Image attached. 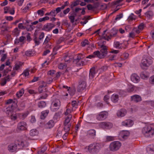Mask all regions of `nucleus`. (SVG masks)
<instances>
[{"label":"nucleus","instance_id":"36","mask_svg":"<svg viewBox=\"0 0 154 154\" xmlns=\"http://www.w3.org/2000/svg\"><path fill=\"white\" fill-rule=\"evenodd\" d=\"M49 19V18L47 16H46V17H44L43 18H40L39 19V21L40 22H41L42 21H45L47 20H48Z\"/></svg>","mask_w":154,"mask_h":154},{"label":"nucleus","instance_id":"29","mask_svg":"<svg viewBox=\"0 0 154 154\" xmlns=\"http://www.w3.org/2000/svg\"><path fill=\"white\" fill-rule=\"evenodd\" d=\"M17 101L16 100L14 99L13 100L11 99H10L7 100L6 102V104H9L12 103H16Z\"/></svg>","mask_w":154,"mask_h":154},{"label":"nucleus","instance_id":"4","mask_svg":"<svg viewBox=\"0 0 154 154\" xmlns=\"http://www.w3.org/2000/svg\"><path fill=\"white\" fill-rule=\"evenodd\" d=\"M121 143L118 141H115L112 142L109 146V148L112 151L118 150L121 146Z\"/></svg>","mask_w":154,"mask_h":154},{"label":"nucleus","instance_id":"2","mask_svg":"<svg viewBox=\"0 0 154 154\" xmlns=\"http://www.w3.org/2000/svg\"><path fill=\"white\" fill-rule=\"evenodd\" d=\"M142 133L146 137H151L154 134V129L150 125H146L142 129Z\"/></svg>","mask_w":154,"mask_h":154},{"label":"nucleus","instance_id":"20","mask_svg":"<svg viewBox=\"0 0 154 154\" xmlns=\"http://www.w3.org/2000/svg\"><path fill=\"white\" fill-rule=\"evenodd\" d=\"M38 134V131L36 129L31 130L29 134L31 136L34 137L37 136Z\"/></svg>","mask_w":154,"mask_h":154},{"label":"nucleus","instance_id":"61","mask_svg":"<svg viewBox=\"0 0 154 154\" xmlns=\"http://www.w3.org/2000/svg\"><path fill=\"white\" fill-rule=\"evenodd\" d=\"M135 16L133 14H131L129 17V18L131 20H134L135 19Z\"/></svg>","mask_w":154,"mask_h":154},{"label":"nucleus","instance_id":"5","mask_svg":"<svg viewBox=\"0 0 154 154\" xmlns=\"http://www.w3.org/2000/svg\"><path fill=\"white\" fill-rule=\"evenodd\" d=\"M108 115L106 111H103L100 112L96 116V119L99 121H103L106 119Z\"/></svg>","mask_w":154,"mask_h":154},{"label":"nucleus","instance_id":"43","mask_svg":"<svg viewBox=\"0 0 154 154\" xmlns=\"http://www.w3.org/2000/svg\"><path fill=\"white\" fill-rule=\"evenodd\" d=\"M88 42L87 40H85L82 42V46H85L86 45L88 44Z\"/></svg>","mask_w":154,"mask_h":154},{"label":"nucleus","instance_id":"49","mask_svg":"<svg viewBox=\"0 0 154 154\" xmlns=\"http://www.w3.org/2000/svg\"><path fill=\"white\" fill-rule=\"evenodd\" d=\"M55 73L54 70H50L49 71L48 73V74L49 75L52 76Z\"/></svg>","mask_w":154,"mask_h":154},{"label":"nucleus","instance_id":"59","mask_svg":"<svg viewBox=\"0 0 154 154\" xmlns=\"http://www.w3.org/2000/svg\"><path fill=\"white\" fill-rule=\"evenodd\" d=\"M6 57V55L5 54L3 55L1 59V61L2 62L4 61Z\"/></svg>","mask_w":154,"mask_h":154},{"label":"nucleus","instance_id":"30","mask_svg":"<svg viewBox=\"0 0 154 154\" xmlns=\"http://www.w3.org/2000/svg\"><path fill=\"white\" fill-rule=\"evenodd\" d=\"M135 88V87L131 85H128V88L127 90V91L131 92L133 91Z\"/></svg>","mask_w":154,"mask_h":154},{"label":"nucleus","instance_id":"14","mask_svg":"<svg viewBox=\"0 0 154 154\" xmlns=\"http://www.w3.org/2000/svg\"><path fill=\"white\" fill-rule=\"evenodd\" d=\"M87 135L90 137L94 138L96 136V131L94 129H91L88 131Z\"/></svg>","mask_w":154,"mask_h":154},{"label":"nucleus","instance_id":"47","mask_svg":"<svg viewBox=\"0 0 154 154\" xmlns=\"http://www.w3.org/2000/svg\"><path fill=\"white\" fill-rule=\"evenodd\" d=\"M117 31L116 29H113L111 31V35H112L113 36H114L117 33Z\"/></svg>","mask_w":154,"mask_h":154},{"label":"nucleus","instance_id":"3","mask_svg":"<svg viewBox=\"0 0 154 154\" xmlns=\"http://www.w3.org/2000/svg\"><path fill=\"white\" fill-rule=\"evenodd\" d=\"M101 148V145L99 143H95L90 144L88 147L89 151L91 152H98Z\"/></svg>","mask_w":154,"mask_h":154},{"label":"nucleus","instance_id":"42","mask_svg":"<svg viewBox=\"0 0 154 154\" xmlns=\"http://www.w3.org/2000/svg\"><path fill=\"white\" fill-rule=\"evenodd\" d=\"M66 66L65 64L63 63H61L59 65V68L60 69H63L65 68Z\"/></svg>","mask_w":154,"mask_h":154},{"label":"nucleus","instance_id":"26","mask_svg":"<svg viewBox=\"0 0 154 154\" xmlns=\"http://www.w3.org/2000/svg\"><path fill=\"white\" fill-rule=\"evenodd\" d=\"M149 73L146 72H143L140 75L141 78L143 79H146L149 76Z\"/></svg>","mask_w":154,"mask_h":154},{"label":"nucleus","instance_id":"44","mask_svg":"<svg viewBox=\"0 0 154 154\" xmlns=\"http://www.w3.org/2000/svg\"><path fill=\"white\" fill-rule=\"evenodd\" d=\"M19 31L17 28H15L13 31V33L15 35H18L19 33Z\"/></svg>","mask_w":154,"mask_h":154},{"label":"nucleus","instance_id":"40","mask_svg":"<svg viewBox=\"0 0 154 154\" xmlns=\"http://www.w3.org/2000/svg\"><path fill=\"white\" fill-rule=\"evenodd\" d=\"M120 45L121 44H120L119 42H116L114 43V46L116 48H120Z\"/></svg>","mask_w":154,"mask_h":154},{"label":"nucleus","instance_id":"18","mask_svg":"<svg viewBox=\"0 0 154 154\" xmlns=\"http://www.w3.org/2000/svg\"><path fill=\"white\" fill-rule=\"evenodd\" d=\"M63 87L66 88L67 89V91L69 94H68L66 93V96L68 95L73 96L74 95L75 92L74 89H71L70 88H68V87L67 86L65 87V86H64Z\"/></svg>","mask_w":154,"mask_h":154},{"label":"nucleus","instance_id":"52","mask_svg":"<svg viewBox=\"0 0 154 154\" xmlns=\"http://www.w3.org/2000/svg\"><path fill=\"white\" fill-rule=\"evenodd\" d=\"M51 36L50 35H49L47 36L45 40V43H47L49 40Z\"/></svg>","mask_w":154,"mask_h":154},{"label":"nucleus","instance_id":"25","mask_svg":"<svg viewBox=\"0 0 154 154\" xmlns=\"http://www.w3.org/2000/svg\"><path fill=\"white\" fill-rule=\"evenodd\" d=\"M131 100L135 102H138L142 100L141 97H131Z\"/></svg>","mask_w":154,"mask_h":154},{"label":"nucleus","instance_id":"57","mask_svg":"<svg viewBox=\"0 0 154 154\" xmlns=\"http://www.w3.org/2000/svg\"><path fill=\"white\" fill-rule=\"evenodd\" d=\"M11 119L15 120L17 119V116L15 115H11Z\"/></svg>","mask_w":154,"mask_h":154},{"label":"nucleus","instance_id":"13","mask_svg":"<svg viewBox=\"0 0 154 154\" xmlns=\"http://www.w3.org/2000/svg\"><path fill=\"white\" fill-rule=\"evenodd\" d=\"M133 124V121L130 120H126L122 122V125L123 126L130 127Z\"/></svg>","mask_w":154,"mask_h":154},{"label":"nucleus","instance_id":"34","mask_svg":"<svg viewBox=\"0 0 154 154\" xmlns=\"http://www.w3.org/2000/svg\"><path fill=\"white\" fill-rule=\"evenodd\" d=\"M22 64V63L20 62L17 63L15 65V66L14 67V69L16 70L18 69L20 66H21Z\"/></svg>","mask_w":154,"mask_h":154},{"label":"nucleus","instance_id":"9","mask_svg":"<svg viewBox=\"0 0 154 154\" xmlns=\"http://www.w3.org/2000/svg\"><path fill=\"white\" fill-rule=\"evenodd\" d=\"M27 124L25 122H21L17 125V129L19 131L25 130L26 129Z\"/></svg>","mask_w":154,"mask_h":154},{"label":"nucleus","instance_id":"1","mask_svg":"<svg viewBox=\"0 0 154 154\" xmlns=\"http://www.w3.org/2000/svg\"><path fill=\"white\" fill-rule=\"evenodd\" d=\"M102 42L101 41H100L98 42L99 45L100 47V52L97 51L94 53L95 55L97 56L100 58H101L106 55L107 52L106 47L103 45Z\"/></svg>","mask_w":154,"mask_h":154},{"label":"nucleus","instance_id":"15","mask_svg":"<svg viewBox=\"0 0 154 154\" xmlns=\"http://www.w3.org/2000/svg\"><path fill=\"white\" fill-rule=\"evenodd\" d=\"M97 69L94 68H93L90 69L89 74V78L90 79H92L94 76L97 72Z\"/></svg>","mask_w":154,"mask_h":154},{"label":"nucleus","instance_id":"38","mask_svg":"<svg viewBox=\"0 0 154 154\" xmlns=\"http://www.w3.org/2000/svg\"><path fill=\"white\" fill-rule=\"evenodd\" d=\"M106 140L108 141H110L114 140V137L112 136H108L106 137Z\"/></svg>","mask_w":154,"mask_h":154},{"label":"nucleus","instance_id":"28","mask_svg":"<svg viewBox=\"0 0 154 154\" xmlns=\"http://www.w3.org/2000/svg\"><path fill=\"white\" fill-rule=\"evenodd\" d=\"M38 105L39 107L42 108L45 107L46 104L44 101H40L38 103Z\"/></svg>","mask_w":154,"mask_h":154},{"label":"nucleus","instance_id":"51","mask_svg":"<svg viewBox=\"0 0 154 154\" xmlns=\"http://www.w3.org/2000/svg\"><path fill=\"white\" fill-rule=\"evenodd\" d=\"M109 98H108V97H104L103 100L105 102L108 104L109 103Z\"/></svg>","mask_w":154,"mask_h":154},{"label":"nucleus","instance_id":"21","mask_svg":"<svg viewBox=\"0 0 154 154\" xmlns=\"http://www.w3.org/2000/svg\"><path fill=\"white\" fill-rule=\"evenodd\" d=\"M49 113L48 110H46L42 111L41 112L40 117L42 119H44L47 116Z\"/></svg>","mask_w":154,"mask_h":154},{"label":"nucleus","instance_id":"37","mask_svg":"<svg viewBox=\"0 0 154 154\" xmlns=\"http://www.w3.org/2000/svg\"><path fill=\"white\" fill-rule=\"evenodd\" d=\"M86 86V83L85 82H82L79 85V87L81 88L82 89H83L85 88Z\"/></svg>","mask_w":154,"mask_h":154},{"label":"nucleus","instance_id":"60","mask_svg":"<svg viewBox=\"0 0 154 154\" xmlns=\"http://www.w3.org/2000/svg\"><path fill=\"white\" fill-rule=\"evenodd\" d=\"M61 9H62V7H59L57 8L56 9V11H55V12H56V13H57L60 12Z\"/></svg>","mask_w":154,"mask_h":154},{"label":"nucleus","instance_id":"23","mask_svg":"<svg viewBox=\"0 0 154 154\" xmlns=\"http://www.w3.org/2000/svg\"><path fill=\"white\" fill-rule=\"evenodd\" d=\"M72 117L71 114H69L66 117L64 123L65 124H68Z\"/></svg>","mask_w":154,"mask_h":154},{"label":"nucleus","instance_id":"12","mask_svg":"<svg viewBox=\"0 0 154 154\" xmlns=\"http://www.w3.org/2000/svg\"><path fill=\"white\" fill-rule=\"evenodd\" d=\"M131 79L134 83H137L139 82L140 78L137 74H133L131 76Z\"/></svg>","mask_w":154,"mask_h":154},{"label":"nucleus","instance_id":"41","mask_svg":"<svg viewBox=\"0 0 154 154\" xmlns=\"http://www.w3.org/2000/svg\"><path fill=\"white\" fill-rule=\"evenodd\" d=\"M125 92L122 90H121L119 92V94H113L112 95V96H117L119 95H122Z\"/></svg>","mask_w":154,"mask_h":154},{"label":"nucleus","instance_id":"45","mask_svg":"<svg viewBox=\"0 0 154 154\" xmlns=\"http://www.w3.org/2000/svg\"><path fill=\"white\" fill-rule=\"evenodd\" d=\"M149 82L152 84H154V75H152L150 78Z\"/></svg>","mask_w":154,"mask_h":154},{"label":"nucleus","instance_id":"22","mask_svg":"<svg viewBox=\"0 0 154 154\" xmlns=\"http://www.w3.org/2000/svg\"><path fill=\"white\" fill-rule=\"evenodd\" d=\"M54 125V122L53 121L51 120L49 121L46 124V127L47 128H50Z\"/></svg>","mask_w":154,"mask_h":154},{"label":"nucleus","instance_id":"64","mask_svg":"<svg viewBox=\"0 0 154 154\" xmlns=\"http://www.w3.org/2000/svg\"><path fill=\"white\" fill-rule=\"evenodd\" d=\"M49 63V62L45 61V63L42 64V66H45L46 65H48Z\"/></svg>","mask_w":154,"mask_h":154},{"label":"nucleus","instance_id":"19","mask_svg":"<svg viewBox=\"0 0 154 154\" xmlns=\"http://www.w3.org/2000/svg\"><path fill=\"white\" fill-rule=\"evenodd\" d=\"M16 143L19 147V149L23 148L24 146V142L23 139L18 140Z\"/></svg>","mask_w":154,"mask_h":154},{"label":"nucleus","instance_id":"27","mask_svg":"<svg viewBox=\"0 0 154 154\" xmlns=\"http://www.w3.org/2000/svg\"><path fill=\"white\" fill-rule=\"evenodd\" d=\"M47 147L46 145L44 146L41 149V150L38 152V154H42L47 149Z\"/></svg>","mask_w":154,"mask_h":154},{"label":"nucleus","instance_id":"48","mask_svg":"<svg viewBox=\"0 0 154 154\" xmlns=\"http://www.w3.org/2000/svg\"><path fill=\"white\" fill-rule=\"evenodd\" d=\"M56 14L57 13H56L55 11H51L50 13H47L46 14L48 15H51L52 16H55Z\"/></svg>","mask_w":154,"mask_h":154},{"label":"nucleus","instance_id":"58","mask_svg":"<svg viewBox=\"0 0 154 154\" xmlns=\"http://www.w3.org/2000/svg\"><path fill=\"white\" fill-rule=\"evenodd\" d=\"M123 17V15L122 14H120L119 15H118L116 18V20H119L121 18Z\"/></svg>","mask_w":154,"mask_h":154},{"label":"nucleus","instance_id":"17","mask_svg":"<svg viewBox=\"0 0 154 154\" xmlns=\"http://www.w3.org/2000/svg\"><path fill=\"white\" fill-rule=\"evenodd\" d=\"M126 114V111L125 109H121L118 111L117 115L119 117H123Z\"/></svg>","mask_w":154,"mask_h":154},{"label":"nucleus","instance_id":"35","mask_svg":"<svg viewBox=\"0 0 154 154\" xmlns=\"http://www.w3.org/2000/svg\"><path fill=\"white\" fill-rule=\"evenodd\" d=\"M72 111V109L71 110L69 108H68L66 109V111L64 113V114L66 116H68L71 113Z\"/></svg>","mask_w":154,"mask_h":154},{"label":"nucleus","instance_id":"50","mask_svg":"<svg viewBox=\"0 0 154 154\" xmlns=\"http://www.w3.org/2000/svg\"><path fill=\"white\" fill-rule=\"evenodd\" d=\"M10 8L8 7H6L4 8V12L5 13H7L9 12Z\"/></svg>","mask_w":154,"mask_h":154},{"label":"nucleus","instance_id":"62","mask_svg":"<svg viewBox=\"0 0 154 154\" xmlns=\"http://www.w3.org/2000/svg\"><path fill=\"white\" fill-rule=\"evenodd\" d=\"M70 9L69 8H68L63 11V13L64 14H66L68 13Z\"/></svg>","mask_w":154,"mask_h":154},{"label":"nucleus","instance_id":"33","mask_svg":"<svg viewBox=\"0 0 154 154\" xmlns=\"http://www.w3.org/2000/svg\"><path fill=\"white\" fill-rule=\"evenodd\" d=\"M24 93V90L23 89H22L18 92L16 95L17 96H22Z\"/></svg>","mask_w":154,"mask_h":154},{"label":"nucleus","instance_id":"54","mask_svg":"<svg viewBox=\"0 0 154 154\" xmlns=\"http://www.w3.org/2000/svg\"><path fill=\"white\" fill-rule=\"evenodd\" d=\"M23 75L25 76H28L29 75V72L28 71H25L23 73Z\"/></svg>","mask_w":154,"mask_h":154},{"label":"nucleus","instance_id":"53","mask_svg":"<svg viewBox=\"0 0 154 154\" xmlns=\"http://www.w3.org/2000/svg\"><path fill=\"white\" fill-rule=\"evenodd\" d=\"M144 28V26L143 24H141L138 26V29L140 30H142Z\"/></svg>","mask_w":154,"mask_h":154},{"label":"nucleus","instance_id":"16","mask_svg":"<svg viewBox=\"0 0 154 154\" xmlns=\"http://www.w3.org/2000/svg\"><path fill=\"white\" fill-rule=\"evenodd\" d=\"M147 151L149 154H154V146L150 145L147 146Z\"/></svg>","mask_w":154,"mask_h":154},{"label":"nucleus","instance_id":"8","mask_svg":"<svg viewBox=\"0 0 154 154\" xmlns=\"http://www.w3.org/2000/svg\"><path fill=\"white\" fill-rule=\"evenodd\" d=\"M99 126L104 129H110L112 127V124L110 122H105L100 123Z\"/></svg>","mask_w":154,"mask_h":154},{"label":"nucleus","instance_id":"56","mask_svg":"<svg viewBox=\"0 0 154 154\" xmlns=\"http://www.w3.org/2000/svg\"><path fill=\"white\" fill-rule=\"evenodd\" d=\"M5 18L7 20L9 21L12 20L13 19V18L11 16L6 17Z\"/></svg>","mask_w":154,"mask_h":154},{"label":"nucleus","instance_id":"6","mask_svg":"<svg viewBox=\"0 0 154 154\" xmlns=\"http://www.w3.org/2000/svg\"><path fill=\"white\" fill-rule=\"evenodd\" d=\"M60 106V102L59 100H56L52 103L51 108L52 110L55 111L58 109Z\"/></svg>","mask_w":154,"mask_h":154},{"label":"nucleus","instance_id":"32","mask_svg":"<svg viewBox=\"0 0 154 154\" xmlns=\"http://www.w3.org/2000/svg\"><path fill=\"white\" fill-rule=\"evenodd\" d=\"M64 128L66 131L67 132L69 131L70 129V125L68 124H65V123H64Z\"/></svg>","mask_w":154,"mask_h":154},{"label":"nucleus","instance_id":"7","mask_svg":"<svg viewBox=\"0 0 154 154\" xmlns=\"http://www.w3.org/2000/svg\"><path fill=\"white\" fill-rule=\"evenodd\" d=\"M151 63L152 62L150 60L144 58L142 60L140 66L143 69H146Z\"/></svg>","mask_w":154,"mask_h":154},{"label":"nucleus","instance_id":"10","mask_svg":"<svg viewBox=\"0 0 154 154\" xmlns=\"http://www.w3.org/2000/svg\"><path fill=\"white\" fill-rule=\"evenodd\" d=\"M130 133L128 131H121L119 134V137L123 140L127 139L129 136Z\"/></svg>","mask_w":154,"mask_h":154},{"label":"nucleus","instance_id":"46","mask_svg":"<svg viewBox=\"0 0 154 154\" xmlns=\"http://www.w3.org/2000/svg\"><path fill=\"white\" fill-rule=\"evenodd\" d=\"M28 114L27 113H24L23 114H21L20 115V117L21 118L23 119H24L26 118Z\"/></svg>","mask_w":154,"mask_h":154},{"label":"nucleus","instance_id":"55","mask_svg":"<svg viewBox=\"0 0 154 154\" xmlns=\"http://www.w3.org/2000/svg\"><path fill=\"white\" fill-rule=\"evenodd\" d=\"M36 121L35 119L34 116H32L30 121L32 123Z\"/></svg>","mask_w":154,"mask_h":154},{"label":"nucleus","instance_id":"31","mask_svg":"<svg viewBox=\"0 0 154 154\" xmlns=\"http://www.w3.org/2000/svg\"><path fill=\"white\" fill-rule=\"evenodd\" d=\"M106 31H104V33L102 35V38L108 40L110 38L111 36H109L108 35H107L106 34Z\"/></svg>","mask_w":154,"mask_h":154},{"label":"nucleus","instance_id":"24","mask_svg":"<svg viewBox=\"0 0 154 154\" xmlns=\"http://www.w3.org/2000/svg\"><path fill=\"white\" fill-rule=\"evenodd\" d=\"M52 28V25L51 24H48L45 25L44 27V29L46 31H49Z\"/></svg>","mask_w":154,"mask_h":154},{"label":"nucleus","instance_id":"11","mask_svg":"<svg viewBox=\"0 0 154 154\" xmlns=\"http://www.w3.org/2000/svg\"><path fill=\"white\" fill-rule=\"evenodd\" d=\"M17 149V145L15 143H11L9 144L8 146V150L10 152H15Z\"/></svg>","mask_w":154,"mask_h":154},{"label":"nucleus","instance_id":"39","mask_svg":"<svg viewBox=\"0 0 154 154\" xmlns=\"http://www.w3.org/2000/svg\"><path fill=\"white\" fill-rule=\"evenodd\" d=\"M111 99L114 103L116 102L118 100V97H111Z\"/></svg>","mask_w":154,"mask_h":154},{"label":"nucleus","instance_id":"63","mask_svg":"<svg viewBox=\"0 0 154 154\" xmlns=\"http://www.w3.org/2000/svg\"><path fill=\"white\" fill-rule=\"evenodd\" d=\"M77 103L76 101H72V105L73 107H75Z\"/></svg>","mask_w":154,"mask_h":154}]
</instances>
